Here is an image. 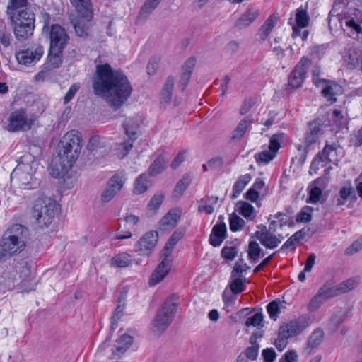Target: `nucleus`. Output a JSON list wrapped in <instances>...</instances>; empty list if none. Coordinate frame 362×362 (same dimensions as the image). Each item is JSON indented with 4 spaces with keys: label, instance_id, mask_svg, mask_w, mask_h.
Listing matches in <instances>:
<instances>
[{
    "label": "nucleus",
    "instance_id": "1",
    "mask_svg": "<svg viewBox=\"0 0 362 362\" xmlns=\"http://www.w3.org/2000/svg\"><path fill=\"white\" fill-rule=\"evenodd\" d=\"M81 143V135L76 130H71L64 135L60 141L58 158L52 163V177H59L68 173L80 155Z\"/></svg>",
    "mask_w": 362,
    "mask_h": 362
},
{
    "label": "nucleus",
    "instance_id": "2",
    "mask_svg": "<svg viewBox=\"0 0 362 362\" xmlns=\"http://www.w3.org/2000/svg\"><path fill=\"white\" fill-rule=\"evenodd\" d=\"M93 90H132L131 83L121 69L109 63L98 64L92 77Z\"/></svg>",
    "mask_w": 362,
    "mask_h": 362
},
{
    "label": "nucleus",
    "instance_id": "3",
    "mask_svg": "<svg viewBox=\"0 0 362 362\" xmlns=\"http://www.w3.org/2000/svg\"><path fill=\"white\" fill-rule=\"evenodd\" d=\"M74 11L69 20L76 35L86 37L89 35L93 25V10L90 0H70Z\"/></svg>",
    "mask_w": 362,
    "mask_h": 362
},
{
    "label": "nucleus",
    "instance_id": "4",
    "mask_svg": "<svg viewBox=\"0 0 362 362\" xmlns=\"http://www.w3.org/2000/svg\"><path fill=\"white\" fill-rule=\"evenodd\" d=\"M13 26L15 37L21 41L31 37L35 29V16L29 9L19 11H7Z\"/></svg>",
    "mask_w": 362,
    "mask_h": 362
},
{
    "label": "nucleus",
    "instance_id": "5",
    "mask_svg": "<svg viewBox=\"0 0 362 362\" xmlns=\"http://www.w3.org/2000/svg\"><path fill=\"white\" fill-rule=\"evenodd\" d=\"M57 209L55 200L46 197H39L34 203L33 216L40 228H47L54 221Z\"/></svg>",
    "mask_w": 362,
    "mask_h": 362
},
{
    "label": "nucleus",
    "instance_id": "6",
    "mask_svg": "<svg viewBox=\"0 0 362 362\" xmlns=\"http://www.w3.org/2000/svg\"><path fill=\"white\" fill-rule=\"evenodd\" d=\"M179 306L178 299L172 296L166 299L158 310L153 320V329L156 332H163L170 325Z\"/></svg>",
    "mask_w": 362,
    "mask_h": 362
},
{
    "label": "nucleus",
    "instance_id": "7",
    "mask_svg": "<svg viewBox=\"0 0 362 362\" xmlns=\"http://www.w3.org/2000/svg\"><path fill=\"white\" fill-rule=\"evenodd\" d=\"M45 50L43 46L37 42L25 45L15 52L17 62L26 67L35 66L42 57Z\"/></svg>",
    "mask_w": 362,
    "mask_h": 362
},
{
    "label": "nucleus",
    "instance_id": "8",
    "mask_svg": "<svg viewBox=\"0 0 362 362\" xmlns=\"http://www.w3.org/2000/svg\"><path fill=\"white\" fill-rule=\"evenodd\" d=\"M125 181V174L123 171L116 173L108 180L106 187L101 192L102 202L107 203L111 201L122 189Z\"/></svg>",
    "mask_w": 362,
    "mask_h": 362
},
{
    "label": "nucleus",
    "instance_id": "9",
    "mask_svg": "<svg viewBox=\"0 0 362 362\" xmlns=\"http://www.w3.org/2000/svg\"><path fill=\"white\" fill-rule=\"evenodd\" d=\"M311 63V60L306 57L300 58L288 77V85L292 88L297 89L301 86Z\"/></svg>",
    "mask_w": 362,
    "mask_h": 362
},
{
    "label": "nucleus",
    "instance_id": "10",
    "mask_svg": "<svg viewBox=\"0 0 362 362\" xmlns=\"http://www.w3.org/2000/svg\"><path fill=\"white\" fill-rule=\"evenodd\" d=\"M49 39L51 52H63L67 44L69 36L64 28L58 24H53L50 27Z\"/></svg>",
    "mask_w": 362,
    "mask_h": 362
},
{
    "label": "nucleus",
    "instance_id": "11",
    "mask_svg": "<svg viewBox=\"0 0 362 362\" xmlns=\"http://www.w3.org/2000/svg\"><path fill=\"white\" fill-rule=\"evenodd\" d=\"M158 240L156 231L146 233L135 244V251L141 256H150L156 247Z\"/></svg>",
    "mask_w": 362,
    "mask_h": 362
},
{
    "label": "nucleus",
    "instance_id": "12",
    "mask_svg": "<svg viewBox=\"0 0 362 362\" xmlns=\"http://www.w3.org/2000/svg\"><path fill=\"white\" fill-rule=\"evenodd\" d=\"M310 324V317L308 315H303L281 325L280 328L291 338L301 334Z\"/></svg>",
    "mask_w": 362,
    "mask_h": 362
},
{
    "label": "nucleus",
    "instance_id": "13",
    "mask_svg": "<svg viewBox=\"0 0 362 362\" xmlns=\"http://www.w3.org/2000/svg\"><path fill=\"white\" fill-rule=\"evenodd\" d=\"M33 122L27 117L23 109H19L11 112L9 117V123L7 129L9 132L28 130L31 128Z\"/></svg>",
    "mask_w": 362,
    "mask_h": 362
},
{
    "label": "nucleus",
    "instance_id": "14",
    "mask_svg": "<svg viewBox=\"0 0 362 362\" xmlns=\"http://www.w3.org/2000/svg\"><path fill=\"white\" fill-rule=\"evenodd\" d=\"M38 163L33 156L30 155H24L21 158L20 162L13 170V173L25 176V180L30 178L35 173Z\"/></svg>",
    "mask_w": 362,
    "mask_h": 362
},
{
    "label": "nucleus",
    "instance_id": "15",
    "mask_svg": "<svg viewBox=\"0 0 362 362\" xmlns=\"http://www.w3.org/2000/svg\"><path fill=\"white\" fill-rule=\"evenodd\" d=\"M115 110H118L130 97L131 92H95Z\"/></svg>",
    "mask_w": 362,
    "mask_h": 362
},
{
    "label": "nucleus",
    "instance_id": "16",
    "mask_svg": "<svg viewBox=\"0 0 362 362\" xmlns=\"http://www.w3.org/2000/svg\"><path fill=\"white\" fill-rule=\"evenodd\" d=\"M23 250L24 249L4 233L0 238V262L4 259L11 258Z\"/></svg>",
    "mask_w": 362,
    "mask_h": 362
},
{
    "label": "nucleus",
    "instance_id": "17",
    "mask_svg": "<svg viewBox=\"0 0 362 362\" xmlns=\"http://www.w3.org/2000/svg\"><path fill=\"white\" fill-rule=\"evenodd\" d=\"M274 232L256 231L255 237L259 240L260 243L267 249L273 250L277 247L282 242L284 237L281 234L275 235Z\"/></svg>",
    "mask_w": 362,
    "mask_h": 362
},
{
    "label": "nucleus",
    "instance_id": "18",
    "mask_svg": "<svg viewBox=\"0 0 362 362\" xmlns=\"http://www.w3.org/2000/svg\"><path fill=\"white\" fill-rule=\"evenodd\" d=\"M4 233L11 240L18 243L23 249L25 248L28 230L21 224H13Z\"/></svg>",
    "mask_w": 362,
    "mask_h": 362
},
{
    "label": "nucleus",
    "instance_id": "19",
    "mask_svg": "<svg viewBox=\"0 0 362 362\" xmlns=\"http://www.w3.org/2000/svg\"><path fill=\"white\" fill-rule=\"evenodd\" d=\"M162 260L152 272L148 284L150 286H155L160 283L168 274L170 270L173 261L170 259L161 258Z\"/></svg>",
    "mask_w": 362,
    "mask_h": 362
},
{
    "label": "nucleus",
    "instance_id": "20",
    "mask_svg": "<svg viewBox=\"0 0 362 362\" xmlns=\"http://www.w3.org/2000/svg\"><path fill=\"white\" fill-rule=\"evenodd\" d=\"M341 150L342 148L337 143H333L332 144H326L322 153H319L317 157H319L322 161L327 160L329 163L337 165L340 157L342 156Z\"/></svg>",
    "mask_w": 362,
    "mask_h": 362
},
{
    "label": "nucleus",
    "instance_id": "21",
    "mask_svg": "<svg viewBox=\"0 0 362 362\" xmlns=\"http://www.w3.org/2000/svg\"><path fill=\"white\" fill-rule=\"evenodd\" d=\"M180 218V212L178 209H171L159 221L158 228L163 231L173 230Z\"/></svg>",
    "mask_w": 362,
    "mask_h": 362
},
{
    "label": "nucleus",
    "instance_id": "22",
    "mask_svg": "<svg viewBox=\"0 0 362 362\" xmlns=\"http://www.w3.org/2000/svg\"><path fill=\"white\" fill-rule=\"evenodd\" d=\"M320 132V124L319 121H313L309 123L308 130L305 134L304 143L306 151L315 144L318 139V134Z\"/></svg>",
    "mask_w": 362,
    "mask_h": 362
},
{
    "label": "nucleus",
    "instance_id": "23",
    "mask_svg": "<svg viewBox=\"0 0 362 362\" xmlns=\"http://www.w3.org/2000/svg\"><path fill=\"white\" fill-rule=\"evenodd\" d=\"M226 238V225L224 223L216 224L209 238V242L214 247L221 245Z\"/></svg>",
    "mask_w": 362,
    "mask_h": 362
},
{
    "label": "nucleus",
    "instance_id": "24",
    "mask_svg": "<svg viewBox=\"0 0 362 362\" xmlns=\"http://www.w3.org/2000/svg\"><path fill=\"white\" fill-rule=\"evenodd\" d=\"M324 337L325 333L321 328L314 329L307 340L305 351L310 354L321 344Z\"/></svg>",
    "mask_w": 362,
    "mask_h": 362
},
{
    "label": "nucleus",
    "instance_id": "25",
    "mask_svg": "<svg viewBox=\"0 0 362 362\" xmlns=\"http://www.w3.org/2000/svg\"><path fill=\"white\" fill-rule=\"evenodd\" d=\"M259 15L258 10L251 8L247 10L236 21L235 26L238 29H242L249 26Z\"/></svg>",
    "mask_w": 362,
    "mask_h": 362
},
{
    "label": "nucleus",
    "instance_id": "26",
    "mask_svg": "<svg viewBox=\"0 0 362 362\" xmlns=\"http://www.w3.org/2000/svg\"><path fill=\"white\" fill-rule=\"evenodd\" d=\"M127 291H121L118 297L117 305L112 316V328L115 329L117 326V321L122 317L125 308V300Z\"/></svg>",
    "mask_w": 362,
    "mask_h": 362
},
{
    "label": "nucleus",
    "instance_id": "27",
    "mask_svg": "<svg viewBox=\"0 0 362 362\" xmlns=\"http://www.w3.org/2000/svg\"><path fill=\"white\" fill-rule=\"evenodd\" d=\"M126 135L133 141L137 138V130L139 128V120L136 117L127 118L123 122Z\"/></svg>",
    "mask_w": 362,
    "mask_h": 362
},
{
    "label": "nucleus",
    "instance_id": "28",
    "mask_svg": "<svg viewBox=\"0 0 362 362\" xmlns=\"http://www.w3.org/2000/svg\"><path fill=\"white\" fill-rule=\"evenodd\" d=\"M14 269L19 274V278L22 281L30 280V266L28 262L25 259H21L14 264Z\"/></svg>",
    "mask_w": 362,
    "mask_h": 362
},
{
    "label": "nucleus",
    "instance_id": "29",
    "mask_svg": "<svg viewBox=\"0 0 362 362\" xmlns=\"http://www.w3.org/2000/svg\"><path fill=\"white\" fill-rule=\"evenodd\" d=\"M313 80L317 88L321 90H337L339 86L334 81L320 78L318 73L313 72Z\"/></svg>",
    "mask_w": 362,
    "mask_h": 362
},
{
    "label": "nucleus",
    "instance_id": "30",
    "mask_svg": "<svg viewBox=\"0 0 362 362\" xmlns=\"http://www.w3.org/2000/svg\"><path fill=\"white\" fill-rule=\"evenodd\" d=\"M252 122V119L250 116H246L242 119L233 131L232 136L233 139H241L247 132L248 127L251 125Z\"/></svg>",
    "mask_w": 362,
    "mask_h": 362
},
{
    "label": "nucleus",
    "instance_id": "31",
    "mask_svg": "<svg viewBox=\"0 0 362 362\" xmlns=\"http://www.w3.org/2000/svg\"><path fill=\"white\" fill-rule=\"evenodd\" d=\"M197 58L194 56L189 57L182 66V86H185L191 76V74L196 66Z\"/></svg>",
    "mask_w": 362,
    "mask_h": 362
},
{
    "label": "nucleus",
    "instance_id": "32",
    "mask_svg": "<svg viewBox=\"0 0 362 362\" xmlns=\"http://www.w3.org/2000/svg\"><path fill=\"white\" fill-rule=\"evenodd\" d=\"M180 237L179 234L174 233L170 238L168 241L166 243L164 248L160 252V258L170 259L173 261L172 252L177 245L178 241L180 240Z\"/></svg>",
    "mask_w": 362,
    "mask_h": 362
},
{
    "label": "nucleus",
    "instance_id": "33",
    "mask_svg": "<svg viewBox=\"0 0 362 362\" xmlns=\"http://www.w3.org/2000/svg\"><path fill=\"white\" fill-rule=\"evenodd\" d=\"M131 255L126 252L119 253L110 260V265L114 267H127L132 264Z\"/></svg>",
    "mask_w": 362,
    "mask_h": 362
},
{
    "label": "nucleus",
    "instance_id": "34",
    "mask_svg": "<svg viewBox=\"0 0 362 362\" xmlns=\"http://www.w3.org/2000/svg\"><path fill=\"white\" fill-rule=\"evenodd\" d=\"M162 1L163 0H146L139 11V18H147Z\"/></svg>",
    "mask_w": 362,
    "mask_h": 362
},
{
    "label": "nucleus",
    "instance_id": "35",
    "mask_svg": "<svg viewBox=\"0 0 362 362\" xmlns=\"http://www.w3.org/2000/svg\"><path fill=\"white\" fill-rule=\"evenodd\" d=\"M151 186V182L148 175L143 173L134 182V192L140 194L145 192Z\"/></svg>",
    "mask_w": 362,
    "mask_h": 362
},
{
    "label": "nucleus",
    "instance_id": "36",
    "mask_svg": "<svg viewBox=\"0 0 362 362\" xmlns=\"http://www.w3.org/2000/svg\"><path fill=\"white\" fill-rule=\"evenodd\" d=\"M236 207L240 214L248 221H252L255 218V209L250 204L240 201L236 204Z\"/></svg>",
    "mask_w": 362,
    "mask_h": 362
},
{
    "label": "nucleus",
    "instance_id": "37",
    "mask_svg": "<svg viewBox=\"0 0 362 362\" xmlns=\"http://www.w3.org/2000/svg\"><path fill=\"white\" fill-rule=\"evenodd\" d=\"M251 178V175L248 173L238 177L233 187V198H236L243 192Z\"/></svg>",
    "mask_w": 362,
    "mask_h": 362
},
{
    "label": "nucleus",
    "instance_id": "38",
    "mask_svg": "<svg viewBox=\"0 0 362 362\" xmlns=\"http://www.w3.org/2000/svg\"><path fill=\"white\" fill-rule=\"evenodd\" d=\"M12 41V36L4 23L0 25V52L8 48Z\"/></svg>",
    "mask_w": 362,
    "mask_h": 362
},
{
    "label": "nucleus",
    "instance_id": "39",
    "mask_svg": "<svg viewBox=\"0 0 362 362\" xmlns=\"http://www.w3.org/2000/svg\"><path fill=\"white\" fill-rule=\"evenodd\" d=\"M318 292L322 298L327 300L329 298L340 295L337 286H333L331 283H325L319 290Z\"/></svg>",
    "mask_w": 362,
    "mask_h": 362
},
{
    "label": "nucleus",
    "instance_id": "40",
    "mask_svg": "<svg viewBox=\"0 0 362 362\" xmlns=\"http://www.w3.org/2000/svg\"><path fill=\"white\" fill-rule=\"evenodd\" d=\"M276 24V18L274 16H270L264 24L262 25L259 30V35L260 39L262 40H266L267 36L271 33L272 30L274 28L275 25Z\"/></svg>",
    "mask_w": 362,
    "mask_h": 362
},
{
    "label": "nucleus",
    "instance_id": "41",
    "mask_svg": "<svg viewBox=\"0 0 362 362\" xmlns=\"http://www.w3.org/2000/svg\"><path fill=\"white\" fill-rule=\"evenodd\" d=\"M62 52H51V49L49 48L47 60V64L49 69L58 68L62 62Z\"/></svg>",
    "mask_w": 362,
    "mask_h": 362
},
{
    "label": "nucleus",
    "instance_id": "42",
    "mask_svg": "<svg viewBox=\"0 0 362 362\" xmlns=\"http://www.w3.org/2000/svg\"><path fill=\"white\" fill-rule=\"evenodd\" d=\"M133 338L132 336L124 334L120 338L116 341V350L119 353H124L129 348V346L132 344Z\"/></svg>",
    "mask_w": 362,
    "mask_h": 362
},
{
    "label": "nucleus",
    "instance_id": "43",
    "mask_svg": "<svg viewBox=\"0 0 362 362\" xmlns=\"http://www.w3.org/2000/svg\"><path fill=\"white\" fill-rule=\"evenodd\" d=\"M310 18L307 11L302 6L296 10V25L300 28H306L309 24Z\"/></svg>",
    "mask_w": 362,
    "mask_h": 362
},
{
    "label": "nucleus",
    "instance_id": "44",
    "mask_svg": "<svg viewBox=\"0 0 362 362\" xmlns=\"http://www.w3.org/2000/svg\"><path fill=\"white\" fill-rule=\"evenodd\" d=\"M287 136L284 133H278L273 135L270 139L269 146L273 151H277L282 144L286 142Z\"/></svg>",
    "mask_w": 362,
    "mask_h": 362
},
{
    "label": "nucleus",
    "instance_id": "45",
    "mask_svg": "<svg viewBox=\"0 0 362 362\" xmlns=\"http://www.w3.org/2000/svg\"><path fill=\"white\" fill-rule=\"evenodd\" d=\"M230 279V288L231 291L235 294L241 293L243 291V284L246 281L245 277L243 275L239 276H231Z\"/></svg>",
    "mask_w": 362,
    "mask_h": 362
},
{
    "label": "nucleus",
    "instance_id": "46",
    "mask_svg": "<svg viewBox=\"0 0 362 362\" xmlns=\"http://www.w3.org/2000/svg\"><path fill=\"white\" fill-rule=\"evenodd\" d=\"M245 221L238 216L236 214L233 213L229 217V226L233 232H236L242 230L245 226Z\"/></svg>",
    "mask_w": 362,
    "mask_h": 362
},
{
    "label": "nucleus",
    "instance_id": "47",
    "mask_svg": "<svg viewBox=\"0 0 362 362\" xmlns=\"http://www.w3.org/2000/svg\"><path fill=\"white\" fill-rule=\"evenodd\" d=\"M262 248L256 241H250L248 245L247 254L248 257L252 261L256 262L259 260Z\"/></svg>",
    "mask_w": 362,
    "mask_h": 362
},
{
    "label": "nucleus",
    "instance_id": "48",
    "mask_svg": "<svg viewBox=\"0 0 362 362\" xmlns=\"http://www.w3.org/2000/svg\"><path fill=\"white\" fill-rule=\"evenodd\" d=\"M165 196L164 194L161 192H157L155 194L151 199H150L148 204V210L156 211L162 204L164 200Z\"/></svg>",
    "mask_w": 362,
    "mask_h": 362
},
{
    "label": "nucleus",
    "instance_id": "49",
    "mask_svg": "<svg viewBox=\"0 0 362 362\" xmlns=\"http://www.w3.org/2000/svg\"><path fill=\"white\" fill-rule=\"evenodd\" d=\"M164 158L161 156H158L148 168L150 175L154 176L160 173L164 169Z\"/></svg>",
    "mask_w": 362,
    "mask_h": 362
},
{
    "label": "nucleus",
    "instance_id": "50",
    "mask_svg": "<svg viewBox=\"0 0 362 362\" xmlns=\"http://www.w3.org/2000/svg\"><path fill=\"white\" fill-rule=\"evenodd\" d=\"M325 301V300L317 291V293L310 300L309 303L308 304L307 308L309 312H315L321 307V305L324 303Z\"/></svg>",
    "mask_w": 362,
    "mask_h": 362
},
{
    "label": "nucleus",
    "instance_id": "51",
    "mask_svg": "<svg viewBox=\"0 0 362 362\" xmlns=\"http://www.w3.org/2000/svg\"><path fill=\"white\" fill-rule=\"evenodd\" d=\"M313 209L309 206H305L297 214L296 221L298 223H308L311 220Z\"/></svg>",
    "mask_w": 362,
    "mask_h": 362
},
{
    "label": "nucleus",
    "instance_id": "52",
    "mask_svg": "<svg viewBox=\"0 0 362 362\" xmlns=\"http://www.w3.org/2000/svg\"><path fill=\"white\" fill-rule=\"evenodd\" d=\"M290 337L279 327L278 332V337L274 341V345L276 349L281 351L284 350L288 344V339Z\"/></svg>",
    "mask_w": 362,
    "mask_h": 362
},
{
    "label": "nucleus",
    "instance_id": "53",
    "mask_svg": "<svg viewBox=\"0 0 362 362\" xmlns=\"http://www.w3.org/2000/svg\"><path fill=\"white\" fill-rule=\"evenodd\" d=\"M28 0H9L7 11H19L26 8Z\"/></svg>",
    "mask_w": 362,
    "mask_h": 362
},
{
    "label": "nucleus",
    "instance_id": "54",
    "mask_svg": "<svg viewBox=\"0 0 362 362\" xmlns=\"http://www.w3.org/2000/svg\"><path fill=\"white\" fill-rule=\"evenodd\" d=\"M276 152L269 148L268 151H263L258 155H256L255 158L257 162L267 163L275 157Z\"/></svg>",
    "mask_w": 362,
    "mask_h": 362
},
{
    "label": "nucleus",
    "instance_id": "55",
    "mask_svg": "<svg viewBox=\"0 0 362 362\" xmlns=\"http://www.w3.org/2000/svg\"><path fill=\"white\" fill-rule=\"evenodd\" d=\"M130 141H125L123 143H121L118 145V147L117 148V153L118 158L120 159L125 157L129 152V151L132 148L133 144L132 142Z\"/></svg>",
    "mask_w": 362,
    "mask_h": 362
},
{
    "label": "nucleus",
    "instance_id": "56",
    "mask_svg": "<svg viewBox=\"0 0 362 362\" xmlns=\"http://www.w3.org/2000/svg\"><path fill=\"white\" fill-rule=\"evenodd\" d=\"M357 285L356 280L349 279L337 285L340 295L354 289Z\"/></svg>",
    "mask_w": 362,
    "mask_h": 362
},
{
    "label": "nucleus",
    "instance_id": "57",
    "mask_svg": "<svg viewBox=\"0 0 362 362\" xmlns=\"http://www.w3.org/2000/svg\"><path fill=\"white\" fill-rule=\"evenodd\" d=\"M160 61V57L158 56H153L149 59L146 66L147 74L149 76H153L156 73Z\"/></svg>",
    "mask_w": 362,
    "mask_h": 362
},
{
    "label": "nucleus",
    "instance_id": "58",
    "mask_svg": "<svg viewBox=\"0 0 362 362\" xmlns=\"http://www.w3.org/2000/svg\"><path fill=\"white\" fill-rule=\"evenodd\" d=\"M263 321V315L262 313H256L252 316L249 317L246 321L245 325L247 327L253 326V327H259L262 326Z\"/></svg>",
    "mask_w": 362,
    "mask_h": 362
},
{
    "label": "nucleus",
    "instance_id": "59",
    "mask_svg": "<svg viewBox=\"0 0 362 362\" xmlns=\"http://www.w3.org/2000/svg\"><path fill=\"white\" fill-rule=\"evenodd\" d=\"M267 313L271 319L276 320L279 313V303L276 301H272L267 305Z\"/></svg>",
    "mask_w": 362,
    "mask_h": 362
},
{
    "label": "nucleus",
    "instance_id": "60",
    "mask_svg": "<svg viewBox=\"0 0 362 362\" xmlns=\"http://www.w3.org/2000/svg\"><path fill=\"white\" fill-rule=\"evenodd\" d=\"M238 250L235 247H224L221 250V255L224 259L233 260L237 256Z\"/></svg>",
    "mask_w": 362,
    "mask_h": 362
},
{
    "label": "nucleus",
    "instance_id": "61",
    "mask_svg": "<svg viewBox=\"0 0 362 362\" xmlns=\"http://www.w3.org/2000/svg\"><path fill=\"white\" fill-rule=\"evenodd\" d=\"M322 189L318 187H314L310 192L309 198L307 202L315 204L318 202L322 196Z\"/></svg>",
    "mask_w": 362,
    "mask_h": 362
},
{
    "label": "nucleus",
    "instance_id": "62",
    "mask_svg": "<svg viewBox=\"0 0 362 362\" xmlns=\"http://www.w3.org/2000/svg\"><path fill=\"white\" fill-rule=\"evenodd\" d=\"M362 250V238L354 241L349 247L345 250V254L351 255Z\"/></svg>",
    "mask_w": 362,
    "mask_h": 362
},
{
    "label": "nucleus",
    "instance_id": "63",
    "mask_svg": "<svg viewBox=\"0 0 362 362\" xmlns=\"http://www.w3.org/2000/svg\"><path fill=\"white\" fill-rule=\"evenodd\" d=\"M262 356L264 362H273L276 357V354L274 349L267 348L262 351Z\"/></svg>",
    "mask_w": 362,
    "mask_h": 362
},
{
    "label": "nucleus",
    "instance_id": "64",
    "mask_svg": "<svg viewBox=\"0 0 362 362\" xmlns=\"http://www.w3.org/2000/svg\"><path fill=\"white\" fill-rule=\"evenodd\" d=\"M298 361V354L296 351L293 350H289L286 351L284 357L280 359L279 362H297Z\"/></svg>",
    "mask_w": 362,
    "mask_h": 362
}]
</instances>
